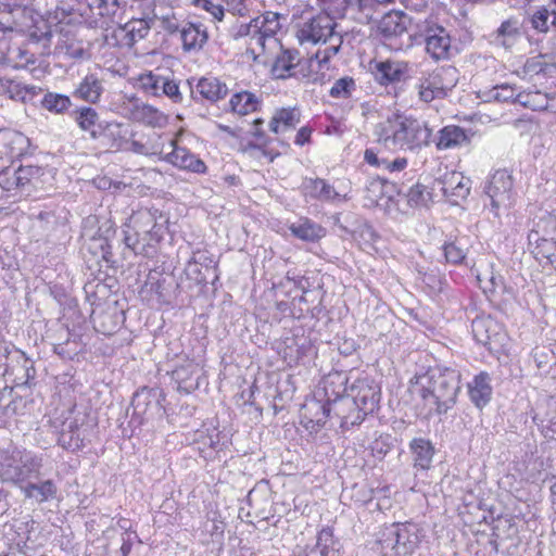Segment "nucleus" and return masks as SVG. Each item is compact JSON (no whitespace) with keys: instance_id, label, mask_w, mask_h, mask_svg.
Here are the masks:
<instances>
[{"instance_id":"obj_1","label":"nucleus","mask_w":556,"mask_h":556,"mask_svg":"<svg viewBox=\"0 0 556 556\" xmlns=\"http://www.w3.org/2000/svg\"><path fill=\"white\" fill-rule=\"evenodd\" d=\"M377 142L389 151H415L430 143L426 123L401 113H392L375 126Z\"/></svg>"},{"instance_id":"obj_2","label":"nucleus","mask_w":556,"mask_h":556,"mask_svg":"<svg viewBox=\"0 0 556 556\" xmlns=\"http://www.w3.org/2000/svg\"><path fill=\"white\" fill-rule=\"evenodd\" d=\"M418 394L430 412L446 414L456 404L460 391V374L448 367H434L418 377Z\"/></svg>"},{"instance_id":"obj_3","label":"nucleus","mask_w":556,"mask_h":556,"mask_svg":"<svg viewBox=\"0 0 556 556\" xmlns=\"http://www.w3.org/2000/svg\"><path fill=\"white\" fill-rule=\"evenodd\" d=\"M380 387L368 376L357 378L349 388L346 400L334 408L341 418V427L361 425L365 417L372 414L379 406Z\"/></svg>"},{"instance_id":"obj_4","label":"nucleus","mask_w":556,"mask_h":556,"mask_svg":"<svg viewBox=\"0 0 556 556\" xmlns=\"http://www.w3.org/2000/svg\"><path fill=\"white\" fill-rule=\"evenodd\" d=\"M156 210H139L130 218L132 232L124 230L123 240L126 248L137 255L153 257L156 254V247L164 232L163 226L156 222Z\"/></svg>"},{"instance_id":"obj_5","label":"nucleus","mask_w":556,"mask_h":556,"mask_svg":"<svg viewBox=\"0 0 556 556\" xmlns=\"http://www.w3.org/2000/svg\"><path fill=\"white\" fill-rule=\"evenodd\" d=\"M48 172L45 167L35 165L12 166L0 170V187L5 191H15L29 197L45 189Z\"/></svg>"},{"instance_id":"obj_6","label":"nucleus","mask_w":556,"mask_h":556,"mask_svg":"<svg viewBox=\"0 0 556 556\" xmlns=\"http://www.w3.org/2000/svg\"><path fill=\"white\" fill-rule=\"evenodd\" d=\"M43 458L31 452H16L8 457L1 470L3 481L11 482L22 490V486L41 477Z\"/></svg>"},{"instance_id":"obj_7","label":"nucleus","mask_w":556,"mask_h":556,"mask_svg":"<svg viewBox=\"0 0 556 556\" xmlns=\"http://www.w3.org/2000/svg\"><path fill=\"white\" fill-rule=\"evenodd\" d=\"M455 85L456 70L448 66L439 67L421 76L415 85V89L421 102L430 103L437 99H444Z\"/></svg>"},{"instance_id":"obj_8","label":"nucleus","mask_w":556,"mask_h":556,"mask_svg":"<svg viewBox=\"0 0 556 556\" xmlns=\"http://www.w3.org/2000/svg\"><path fill=\"white\" fill-rule=\"evenodd\" d=\"M513 177L506 169L495 170L486 181L484 192L491 201V207L495 216L500 210H507L515 202Z\"/></svg>"},{"instance_id":"obj_9","label":"nucleus","mask_w":556,"mask_h":556,"mask_svg":"<svg viewBox=\"0 0 556 556\" xmlns=\"http://www.w3.org/2000/svg\"><path fill=\"white\" fill-rule=\"evenodd\" d=\"M475 340L490 352H500L507 344V333L501 323L491 316L476 317L471 323Z\"/></svg>"},{"instance_id":"obj_10","label":"nucleus","mask_w":556,"mask_h":556,"mask_svg":"<svg viewBox=\"0 0 556 556\" xmlns=\"http://www.w3.org/2000/svg\"><path fill=\"white\" fill-rule=\"evenodd\" d=\"M556 241V216L545 213L534 222L528 235V243L535 260L554 249Z\"/></svg>"},{"instance_id":"obj_11","label":"nucleus","mask_w":556,"mask_h":556,"mask_svg":"<svg viewBox=\"0 0 556 556\" xmlns=\"http://www.w3.org/2000/svg\"><path fill=\"white\" fill-rule=\"evenodd\" d=\"M383 543L396 555L412 554L420 542V530L412 522L392 525L384 534Z\"/></svg>"},{"instance_id":"obj_12","label":"nucleus","mask_w":556,"mask_h":556,"mask_svg":"<svg viewBox=\"0 0 556 556\" xmlns=\"http://www.w3.org/2000/svg\"><path fill=\"white\" fill-rule=\"evenodd\" d=\"M165 394L160 388H142L137 391L131 401L134 414L149 418L163 417Z\"/></svg>"},{"instance_id":"obj_13","label":"nucleus","mask_w":556,"mask_h":556,"mask_svg":"<svg viewBox=\"0 0 556 556\" xmlns=\"http://www.w3.org/2000/svg\"><path fill=\"white\" fill-rule=\"evenodd\" d=\"M426 51L437 61L447 60L452 53V40L448 31L435 23H426L422 29Z\"/></svg>"},{"instance_id":"obj_14","label":"nucleus","mask_w":556,"mask_h":556,"mask_svg":"<svg viewBox=\"0 0 556 556\" xmlns=\"http://www.w3.org/2000/svg\"><path fill=\"white\" fill-rule=\"evenodd\" d=\"M337 24L328 14H318L313 16L298 31V38L301 42L327 43L329 36L336 31Z\"/></svg>"},{"instance_id":"obj_15","label":"nucleus","mask_w":556,"mask_h":556,"mask_svg":"<svg viewBox=\"0 0 556 556\" xmlns=\"http://www.w3.org/2000/svg\"><path fill=\"white\" fill-rule=\"evenodd\" d=\"M34 147L27 136L16 130L0 131V157L11 160L33 154Z\"/></svg>"},{"instance_id":"obj_16","label":"nucleus","mask_w":556,"mask_h":556,"mask_svg":"<svg viewBox=\"0 0 556 556\" xmlns=\"http://www.w3.org/2000/svg\"><path fill=\"white\" fill-rule=\"evenodd\" d=\"M42 89L35 85L24 84L17 78L0 77V96L22 103L31 102Z\"/></svg>"},{"instance_id":"obj_17","label":"nucleus","mask_w":556,"mask_h":556,"mask_svg":"<svg viewBox=\"0 0 556 556\" xmlns=\"http://www.w3.org/2000/svg\"><path fill=\"white\" fill-rule=\"evenodd\" d=\"M525 30L522 23L517 17H509L503 21L500 27L492 34V42L505 50H511L523 38Z\"/></svg>"},{"instance_id":"obj_18","label":"nucleus","mask_w":556,"mask_h":556,"mask_svg":"<svg viewBox=\"0 0 556 556\" xmlns=\"http://www.w3.org/2000/svg\"><path fill=\"white\" fill-rule=\"evenodd\" d=\"M24 498L30 501L33 504L41 505L43 503L53 501L58 497L59 488L54 480L33 479L22 486L21 490Z\"/></svg>"},{"instance_id":"obj_19","label":"nucleus","mask_w":556,"mask_h":556,"mask_svg":"<svg viewBox=\"0 0 556 556\" xmlns=\"http://www.w3.org/2000/svg\"><path fill=\"white\" fill-rule=\"evenodd\" d=\"M170 146L173 147L172 152L164 156L166 162L180 169L197 174H204L206 172L207 167L205 163L188 149L178 147L174 140H170Z\"/></svg>"},{"instance_id":"obj_20","label":"nucleus","mask_w":556,"mask_h":556,"mask_svg":"<svg viewBox=\"0 0 556 556\" xmlns=\"http://www.w3.org/2000/svg\"><path fill=\"white\" fill-rule=\"evenodd\" d=\"M346 382L348 378L345 375L341 372L331 374L323 381V390L317 392V396L324 399L334 409L337 405L346 400V396H344L349 392Z\"/></svg>"},{"instance_id":"obj_21","label":"nucleus","mask_w":556,"mask_h":556,"mask_svg":"<svg viewBox=\"0 0 556 556\" xmlns=\"http://www.w3.org/2000/svg\"><path fill=\"white\" fill-rule=\"evenodd\" d=\"M191 84L190 81H188ZM190 91L193 99L200 97L211 103L224 99L228 93V87L216 77H202L195 86L190 85Z\"/></svg>"},{"instance_id":"obj_22","label":"nucleus","mask_w":556,"mask_h":556,"mask_svg":"<svg viewBox=\"0 0 556 556\" xmlns=\"http://www.w3.org/2000/svg\"><path fill=\"white\" fill-rule=\"evenodd\" d=\"M200 374L201 368L198 363L186 361L173 370L172 376L178 390L189 394L199 388Z\"/></svg>"},{"instance_id":"obj_23","label":"nucleus","mask_w":556,"mask_h":556,"mask_svg":"<svg viewBox=\"0 0 556 556\" xmlns=\"http://www.w3.org/2000/svg\"><path fill=\"white\" fill-rule=\"evenodd\" d=\"M74 119L81 130L89 132L92 139H98L110 126V123L100 121L98 112L91 106L76 109Z\"/></svg>"},{"instance_id":"obj_24","label":"nucleus","mask_w":556,"mask_h":556,"mask_svg":"<svg viewBox=\"0 0 556 556\" xmlns=\"http://www.w3.org/2000/svg\"><path fill=\"white\" fill-rule=\"evenodd\" d=\"M180 38L184 51H198L207 42L208 34L203 24L187 22L181 26Z\"/></svg>"},{"instance_id":"obj_25","label":"nucleus","mask_w":556,"mask_h":556,"mask_svg":"<svg viewBox=\"0 0 556 556\" xmlns=\"http://www.w3.org/2000/svg\"><path fill=\"white\" fill-rule=\"evenodd\" d=\"M491 380L486 371H481L468 383V394L476 407L482 408L491 401L493 393Z\"/></svg>"},{"instance_id":"obj_26","label":"nucleus","mask_w":556,"mask_h":556,"mask_svg":"<svg viewBox=\"0 0 556 556\" xmlns=\"http://www.w3.org/2000/svg\"><path fill=\"white\" fill-rule=\"evenodd\" d=\"M470 134L456 125H447L439 130L435 140L438 150H448L469 144Z\"/></svg>"},{"instance_id":"obj_27","label":"nucleus","mask_w":556,"mask_h":556,"mask_svg":"<svg viewBox=\"0 0 556 556\" xmlns=\"http://www.w3.org/2000/svg\"><path fill=\"white\" fill-rule=\"evenodd\" d=\"M302 190L306 198L324 202L340 200V193L334 187L321 178H305L302 182Z\"/></svg>"},{"instance_id":"obj_28","label":"nucleus","mask_w":556,"mask_h":556,"mask_svg":"<svg viewBox=\"0 0 556 556\" xmlns=\"http://www.w3.org/2000/svg\"><path fill=\"white\" fill-rule=\"evenodd\" d=\"M104 91L103 81L96 74H87L74 89L73 96L77 99L96 104Z\"/></svg>"},{"instance_id":"obj_29","label":"nucleus","mask_w":556,"mask_h":556,"mask_svg":"<svg viewBox=\"0 0 556 556\" xmlns=\"http://www.w3.org/2000/svg\"><path fill=\"white\" fill-rule=\"evenodd\" d=\"M408 22L409 17L404 12L391 11L382 16L378 30L386 38L397 37L406 31Z\"/></svg>"},{"instance_id":"obj_30","label":"nucleus","mask_w":556,"mask_h":556,"mask_svg":"<svg viewBox=\"0 0 556 556\" xmlns=\"http://www.w3.org/2000/svg\"><path fill=\"white\" fill-rule=\"evenodd\" d=\"M381 83H399L408 75V64L401 61H383L376 66Z\"/></svg>"},{"instance_id":"obj_31","label":"nucleus","mask_w":556,"mask_h":556,"mask_svg":"<svg viewBox=\"0 0 556 556\" xmlns=\"http://www.w3.org/2000/svg\"><path fill=\"white\" fill-rule=\"evenodd\" d=\"M260 99L250 91H240L232 94L228 102V109L233 114L247 115L258 110Z\"/></svg>"},{"instance_id":"obj_32","label":"nucleus","mask_w":556,"mask_h":556,"mask_svg":"<svg viewBox=\"0 0 556 556\" xmlns=\"http://www.w3.org/2000/svg\"><path fill=\"white\" fill-rule=\"evenodd\" d=\"M409 447L414 456V467L422 470L429 469L434 455L432 443L424 438H415Z\"/></svg>"},{"instance_id":"obj_33","label":"nucleus","mask_w":556,"mask_h":556,"mask_svg":"<svg viewBox=\"0 0 556 556\" xmlns=\"http://www.w3.org/2000/svg\"><path fill=\"white\" fill-rule=\"evenodd\" d=\"M340 543L334 540L331 528L326 527L318 532L316 546L305 556H339Z\"/></svg>"},{"instance_id":"obj_34","label":"nucleus","mask_w":556,"mask_h":556,"mask_svg":"<svg viewBox=\"0 0 556 556\" xmlns=\"http://www.w3.org/2000/svg\"><path fill=\"white\" fill-rule=\"evenodd\" d=\"M301 113L295 108L278 110L269 122V129L275 134L295 128L300 123Z\"/></svg>"},{"instance_id":"obj_35","label":"nucleus","mask_w":556,"mask_h":556,"mask_svg":"<svg viewBox=\"0 0 556 556\" xmlns=\"http://www.w3.org/2000/svg\"><path fill=\"white\" fill-rule=\"evenodd\" d=\"M299 51L286 49L276 58L271 73L276 78L285 79L291 76V71L296 66Z\"/></svg>"},{"instance_id":"obj_36","label":"nucleus","mask_w":556,"mask_h":556,"mask_svg":"<svg viewBox=\"0 0 556 556\" xmlns=\"http://www.w3.org/2000/svg\"><path fill=\"white\" fill-rule=\"evenodd\" d=\"M289 229L293 236L304 241H315L325 236V229L308 218L293 223Z\"/></svg>"},{"instance_id":"obj_37","label":"nucleus","mask_w":556,"mask_h":556,"mask_svg":"<svg viewBox=\"0 0 556 556\" xmlns=\"http://www.w3.org/2000/svg\"><path fill=\"white\" fill-rule=\"evenodd\" d=\"M441 190L446 197L465 199L470 191V180L468 178H464L458 173H453L446 180L442 182Z\"/></svg>"},{"instance_id":"obj_38","label":"nucleus","mask_w":556,"mask_h":556,"mask_svg":"<svg viewBox=\"0 0 556 556\" xmlns=\"http://www.w3.org/2000/svg\"><path fill=\"white\" fill-rule=\"evenodd\" d=\"M305 414L309 416V421L317 425L324 426L330 415L333 412V406L325 402L324 399H313L304 405Z\"/></svg>"},{"instance_id":"obj_39","label":"nucleus","mask_w":556,"mask_h":556,"mask_svg":"<svg viewBox=\"0 0 556 556\" xmlns=\"http://www.w3.org/2000/svg\"><path fill=\"white\" fill-rule=\"evenodd\" d=\"M154 17L151 18H132L127 22L122 28L126 31V37L129 45H134L137 41L144 39L152 25Z\"/></svg>"},{"instance_id":"obj_40","label":"nucleus","mask_w":556,"mask_h":556,"mask_svg":"<svg viewBox=\"0 0 556 556\" xmlns=\"http://www.w3.org/2000/svg\"><path fill=\"white\" fill-rule=\"evenodd\" d=\"M444 256L447 263L460 265L466 263L469 251L468 242L465 238H456L453 241L443 244Z\"/></svg>"},{"instance_id":"obj_41","label":"nucleus","mask_w":556,"mask_h":556,"mask_svg":"<svg viewBox=\"0 0 556 556\" xmlns=\"http://www.w3.org/2000/svg\"><path fill=\"white\" fill-rule=\"evenodd\" d=\"M280 14L274 12H266L262 16L252 18L250 26L254 27L257 33H262L265 36L271 38L281 28L279 23Z\"/></svg>"},{"instance_id":"obj_42","label":"nucleus","mask_w":556,"mask_h":556,"mask_svg":"<svg viewBox=\"0 0 556 556\" xmlns=\"http://www.w3.org/2000/svg\"><path fill=\"white\" fill-rule=\"evenodd\" d=\"M403 195L407 199V203L412 207L428 206L432 201V194L428 188L419 182H416L409 187L405 185V192Z\"/></svg>"},{"instance_id":"obj_43","label":"nucleus","mask_w":556,"mask_h":556,"mask_svg":"<svg viewBox=\"0 0 556 556\" xmlns=\"http://www.w3.org/2000/svg\"><path fill=\"white\" fill-rule=\"evenodd\" d=\"M41 106L51 113L64 114L72 106V100L66 94L47 92L41 100Z\"/></svg>"},{"instance_id":"obj_44","label":"nucleus","mask_w":556,"mask_h":556,"mask_svg":"<svg viewBox=\"0 0 556 556\" xmlns=\"http://www.w3.org/2000/svg\"><path fill=\"white\" fill-rule=\"evenodd\" d=\"M134 118L150 126H160L164 115L150 104H136L132 111Z\"/></svg>"},{"instance_id":"obj_45","label":"nucleus","mask_w":556,"mask_h":556,"mask_svg":"<svg viewBox=\"0 0 556 556\" xmlns=\"http://www.w3.org/2000/svg\"><path fill=\"white\" fill-rule=\"evenodd\" d=\"M516 103L533 111L545 109L546 101L544 96L539 91H520L516 96Z\"/></svg>"},{"instance_id":"obj_46","label":"nucleus","mask_w":556,"mask_h":556,"mask_svg":"<svg viewBox=\"0 0 556 556\" xmlns=\"http://www.w3.org/2000/svg\"><path fill=\"white\" fill-rule=\"evenodd\" d=\"M87 5L93 15L100 17L114 16L118 9V0H86Z\"/></svg>"},{"instance_id":"obj_47","label":"nucleus","mask_w":556,"mask_h":556,"mask_svg":"<svg viewBox=\"0 0 556 556\" xmlns=\"http://www.w3.org/2000/svg\"><path fill=\"white\" fill-rule=\"evenodd\" d=\"M355 90V81L352 77L345 76L337 79L329 90V94L336 99H348Z\"/></svg>"},{"instance_id":"obj_48","label":"nucleus","mask_w":556,"mask_h":556,"mask_svg":"<svg viewBox=\"0 0 556 556\" xmlns=\"http://www.w3.org/2000/svg\"><path fill=\"white\" fill-rule=\"evenodd\" d=\"M20 359L22 361V370L24 375L15 374V382L17 386L30 387L36 378V369L33 362L21 353Z\"/></svg>"},{"instance_id":"obj_49","label":"nucleus","mask_w":556,"mask_h":556,"mask_svg":"<svg viewBox=\"0 0 556 556\" xmlns=\"http://www.w3.org/2000/svg\"><path fill=\"white\" fill-rule=\"evenodd\" d=\"M551 11L545 7L538 9L530 16V24L538 33L546 34L549 30Z\"/></svg>"},{"instance_id":"obj_50","label":"nucleus","mask_w":556,"mask_h":556,"mask_svg":"<svg viewBox=\"0 0 556 556\" xmlns=\"http://www.w3.org/2000/svg\"><path fill=\"white\" fill-rule=\"evenodd\" d=\"M70 431H63L60 434L58 440L59 444L65 450H80L84 446V440L79 437V434L73 431L72 425H70Z\"/></svg>"},{"instance_id":"obj_51","label":"nucleus","mask_w":556,"mask_h":556,"mask_svg":"<svg viewBox=\"0 0 556 556\" xmlns=\"http://www.w3.org/2000/svg\"><path fill=\"white\" fill-rule=\"evenodd\" d=\"M317 3L324 10L331 11L336 15L343 17L346 10L352 5L353 0H317Z\"/></svg>"},{"instance_id":"obj_52","label":"nucleus","mask_w":556,"mask_h":556,"mask_svg":"<svg viewBox=\"0 0 556 556\" xmlns=\"http://www.w3.org/2000/svg\"><path fill=\"white\" fill-rule=\"evenodd\" d=\"M192 4L211 13L213 17L219 22L223 21L225 16L224 7L222 4L214 3L212 0H192Z\"/></svg>"},{"instance_id":"obj_53","label":"nucleus","mask_w":556,"mask_h":556,"mask_svg":"<svg viewBox=\"0 0 556 556\" xmlns=\"http://www.w3.org/2000/svg\"><path fill=\"white\" fill-rule=\"evenodd\" d=\"M422 282L430 289L431 292H442L445 285V279L438 273H426L422 277Z\"/></svg>"},{"instance_id":"obj_54","label":"nucleus","mask_w":556,"mask_h":556,"mask_svg":"<svg viewBox=\"0 0 556 556\" xmlns=\"http://www.w3.org/2000/svg\"><path fill=\"white\" fill-rule=\"evenodd\" d=\"M328 42L329 46L324 50V55L320 58V62H327L330 58L336 55L341 48L343 39L341 35L333 31L332 35L329 36Z\"/></svg>"},{"instance_id":"obj_55","label":"nucleus","mask_w":556,"mask_h":556,"mask_svg":"<svg viewBox=\"0 0 556 556\" xmlns=\"http://www.w3.org/2000/svg\"><path fill=\"white\" fill-rule=\"evenodd\" d=\"M493 92L494 99L500 102H516V96L518 93L514 87L508 85L497 86L493 89Z\"/></svg>"},{"instance_id":"obj_56","label":"nucleus","mask_w":556,"mask_h":556,"mask_svg":"<svg viewBox=\"0 0 556 556\" xmlns=\"http://www.w3.org/2000/svg\"><path fill=\"white\" fill-rule=\"evenodd\" d=\"M162 84V92L172 99L174 102L179 103L182 101V96L179 87L175 80H159Z\"/></svg>"},{"instance_id":"obj_57","label":"nucleus","mask_w":556,"mask_h":556,"mask_svg":"<svg viewBox=\"0 0 556 556\" xmlns=\"http://www.w3.org/2000/svg\"><path fill=\"white\" fill-rule=\"evenodd\" d=\"M161 27L168 35H174L176 33H180V25L175 16V14L163 15L160 17Z\"/></svg>"},{"instance_id":"obj_58","label":"nucleus","mask_w":556,"mask_h":556,"mask_svg":"<svg viewBox=\"0 0 556 556\" xmlns=\"http://www.w3.org/2000/svg\"><path fill=\"white\" fill-rule=\"evenodd\" d=\"M31 552L33 548H30L26 542H23V544L18 542L14 545H10L8 551L0 556H33Z\"/></svg>"},{"instance_id":"obj_59","label":"nucleus","mask_w":556,"mask_h":556,"mask_svg":"<svg viewBox=\"0 0 556 556\" xmlns=\"http://www.w3.org/2000/svg\"><path fill=\"white\" fill-rule=\"evenodd\" d=\"M384 188H393V186L390 185L387 179L378 177L377 179H372L369 182V185L367 187V190L374 197H376V198L380 197L381 198V191H383Z\"/></svg>"},{"instance_id":"obj_60","label":"nucleus","mask_w":556,"mask_h":556,"mask_svg":"<svg viewBox=\"0 0 556 556\" xmlns=\"http://www.w3.org/2000/svg\"><path fill=\"white\" fill-rule=\"evenodd\" d=\"M16 60L18 61L17 67L26 68L30 65H35L37 62V59L34 53H30L29 51L25 49H18L16 54Z\"/></svg>"},{"instance_id":"obj_61","label":"nucleus","mask_w":556,"mask_h":556,"mask_svg":"<svg viewBox=\"0 0 556 556\" xmlns=\"http://www.w3.org/2000/svg\"><path fill=\"white\" fill-rule=\"evenodd\" d=\"M395 0H356L359 12H370L376 5L393 3Z\"/></svg>"},{"instance_id":"obj_62","label":"nucleus","mask_w":556,"mask_h":556,"mask_svg":"<svg viewBox=\"0 0 556 556\" xmlns=\"http://www.w3.org/2000/svg\"><path fill=\"white\" fill-rule=\"evenodd\" d=\"M407 166V160L405 157H396L393 161L382 159V167L390 170L391 173L401 172Z\"/></svg>"},{"instance_id":"obj_63","label":"nucleus","mask_w":556,"mask_h":556,"mask_svg":"<svg viewBox=\"0 0 556 556\" xmlns=\"http://www.w3.org/2000/svg\"><path fill=\"white\" fill-rule=\"evenodd\" d=\"M357 344L354 339H343L338 346L340 354L344 356L352 355L356 351Z\"/></svg>"},{"instance_id":"obj_64","label":"nucleus","mask_w":556,"mask_h":556,"mask_svg":"<svg viewBox=\"0 0 556 556\" xmlns=\"http://www.w3.org/2000/svg\"><path fill=\"white\" fill-rule=\"evenodd\" d=\"M553 247L554 249L551 250V252H546L544 255H541V258H538V261L544 266H551L556 270V240Z\"/></svg>"}]
</instances>
